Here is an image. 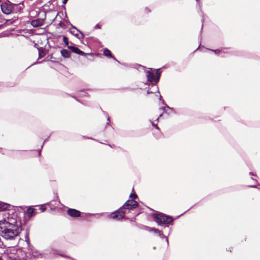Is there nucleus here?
<instances>
[{
    "instance_id": "393cba45",
    "label": "nucleus",
    "mask_w": 260,
    "mask_h": 260,
    "mask_svg": "<svg viewBox=\"0 0 260 260\" xmlns=\"http://www.w3.org/2000/svg\"><path fill=\"white\" fill-rule=\"evenodd\" d=\"M162 114H160V115H159V117L157 118L156 120H158V119H159V118H160V117H161V116H162Z\"/></svg>"
},
{
    "instance_id": "4be33fe9",
    "label": "nucleus",
    "mask_w": 260,
    "mask_h": 260,
    "mask_svg": "<svg viewBox=\"0 0 260 260\" xmlns=\"http://www.w3.org/2000/svg\"><path fill=\"white\" fill-rule=\"evenodd\" d=\"M157 93H158V94H159V100H161V95H160V93H159V91H158V87H157Z\"/></svg>"
},
{
    "instance_id": "1a4fd4ad",
    "label": "nucleus",
    "mask_w": 260,
    "mask_h": 260,
    "mask_svg": "<svg viewBox=\"0 0 260 260\" xmlns=\"http://www.w3.org/2000/svg\"><path fill=\"white\" fill-rule=\"evenodd\" d=\"M68 48L71 50L72 52L76 53L78 54L83 55L84 53L80 50L79 48L75 47L74 46H69Z\"/></svg>"
},
{
    "instance_id": "4468645a",
    "label": "nucleus",
    "mask_w": 260,
    "mask_h": 260,
    "mask_svg": "<svg viewBox=\"0 0 260 260\" xmlns=\"http://www.w3.org/2000/svg\"><path fill=\"white\" fill-rule=\"evenodd\" d=\"M60 53L61 55L65 58H68L70 57V52L67 50L63 49L61 50Z\"/></svg>"
},
{
    "instance_id": "5701e85b",
    "label": "nucleus",
    "mask_w": 260,
    "mask_h": 260,
    "mask_svg": "<svg viewBox=\"0 0 260 260\" xmlns=\"http://www.w3.org/2000/svg\"><path fill=\"white\" fill-rule=\"evenodd\" d=\"M94 28H99V29H100V28H101V27H100V25H99V24H96V25L94 26Z\"/></svg>"
},
{
    "instance_id": "0eeeda50",
    "label": "nucleus",
    "mask_w": 260,
    "mask_h": 260,
    "mask_svg": "<svg viewBox=\"0 0 260 260\" xmlns=\"http://www.w3.org/2000/svg\"><path fill=\"white\" fill-rule=\"evenodd\" d=\"M68 214L72 217H79L80 216V211L74 209H69L68 210Z\"/></svg>"
},
{
    "instance_id": "bb28decb",
    "label": "nucleus",
    "mask_w": 260,
    "mask_h": 260,
    "mask_svg": "<svg viewBox=\"0 0 260 260\" xmlns=\"http://www.w3.org/2000/svg\"><path fill=\"white\" fill-rule=\"evenodd\" d=\"M66 2H67V0H64L63 1V3L65 4L66 3Z\"/></svg>"
},
{
    "instance_id": "a878e982",
    "label": "nucleus",
    "mask_w": 260,
    "mask_h": 260,
    "mask_svg": "<svg viewBox=\"0 0 260 260\" xmlns=\"http://www.w3.org/2000/svg\"><path fill=\"white\" fill-rule=\"evenodd\" d=\"M154 126H155L156 128H158V126L157 125H155L154 124H153Z\"/></svg>"
},
{
    "instance_id": "b1692460",
    "label": "nucleus",
    "mask_w": 260,
    "mask_h": 260,
    "mask_svg": "<svg viewBox=\"0 0 260 260\" xmlns=\"http://www.w3.org/2000/svg\"><path fill=\"white\" fill-rule=\"evenodd\" d=\"M34 256H38L39 254H38V251H36L35 254H33Z\"/></svg>"
},
{
    "instance_id": "ddd939ff",
    "label": "nucleus",
    "mask_w": 260,
    "mask_h": 260,
    "mask_svg": "<svg viewBox=\"0 0 260 260\" xmlns=\"http://www.w3.org/2000/svg\"><path fill=\"white\" fill-rule=\"evenodd\" d=\"M9 206V204L0 201V211H4L7 209Z\"/></svg>"
},
{
    "instance_id": "aec40b11",
    "label": "nucleus",
    "mask_w": 260,
    "mask_h": 260,
    "mask_svg": "<svg viewBox=\"0 0 260 260\" xmlns=\"http://www.w3.org/2000/svg\"><path fill=\"white\" fill-rule=\"evenodd\" d=\"M71 32L75 36L77 37L78 38H80V37L78 36V35L76 33H75V31H71Z\"/></svg>"
},
{
    "instance_id": "c85d7f7f",
    "label": "nucleus",
    "mask_w": 260,
    "mask_h": 260,
    "mask_svg": "<svg viewBox=\"0 0 260 260\" xmlns=\"http://www.w3.org/2000/svg\"><path fill=\"white\" fill-rule=\"evenodd\" d=\"M147 92L148 94H149L150 93L149 91Z\"/></svg>"
},
{
    "instance_id": "9b49d317",
    "label": "nucleus",
    "mask_w": 260,
    "mask_h": 260,
    "mask_svg": "<svg viewBox=\"0 0 260 260\" xmlns=\"http://www.w3.org/2000/svg\"><path fill=\"white\" fill-rule=\"evenodd\" d=\"M148 230L150 232H153L154 233H156V234H158L159 236L161 238H166V237L161 233V232L159 231L158 229H156L155 228H148Z\"/></svg>"
},
{
    "instance_id": "39448f33",
    "label": "nucleus",
    "mask_w": 260,
    "mask_h": 260,
    "mask_svg": "<svg viewBox=\"0 0 260 260\" xmlns=\"http://www.w3.org/2000/svg\"><path fill=\"white\" fill-rule=\"evenodd\" d=\"M138 205V203L134 200H128L123 205L122 208L125 210L124 211H126V210H130L134 208L137 207Z\"/></svg>"
},
{
    "instance_id": "f257e3e1",
    "label": "nucleus",
    "mask_w": 260,
    "mask_h": 260,
    "mask_svg": "<svg viewBox=\"0 0 260 260\" xmlns=\"http://www.w3.org/2000/svg\"><path fill=\"white\" fill-rule=\"evenodd\" d=\"M17 222L14 219L8 218L0 220V235L5 239L11 240L16 237L19 233Z\"/></svg>"
},
{
    "instance_id": "c756f323",
    "label": "nucleus",
    "mask_w": 260,
    "mask_h": 260,
    "mask_svg": "<svg viewBox=\"0 0 260 260\" xmlns=\"http://www.w3.org/2000/svg\"><path fill=\"white\" fill-rule=\"evenodd\" d=\"M0 260H2V258H1V257H0Z\"/></svg>"
},
{
    "instance_id": "f03ea898",
    "label": "nucleus",
    "mask_w": 260,
    "mask_h": 260,
    "mask_svg": "<svg viewBox=\"0 0 260 260\" xmlns=\"http://www.w3.org/2000/svg\"><path fill=\"white\" fill-rule=\"evenodd\" d=\"M153 217L155 222L158 225L162 224L170 223L173 221L172 218L170 216H166L162 213H156L154 214Z\"/></svg>"
},
{
    "instance_id": "cd10ccee",
    "label": "nucleus",
    "mask_w": 260,
    "mask_h": 260,
    "mask_svg": "<svg viewBox=\"0 0 260 260\" xmlns=\"http://www.w3.org/2000/svg\"><path fill=\"white\" fill-rule=\"evenodd\" d=\"M166 240H167V242H168V239L167 238Z\"/></svg>"
},
{
    "instance_id": "a211bd4d",
    "label": "nucleus",
    "mask_w": 260,
    "mask_h": 260,
    "mask_svg": "<svg viewBox=\"0 0 260 260\" xmlns=\"http://www.w3.org/2000/svg\"><path fill=\"white\" fill-rule=\"evenodd\" d=\"M160 75L158 73H157V76L154 78V82L157 83L159 79Z\"/></svg>"
},
{
    "instance_id": "f8f14e48",
    "label": "nucleus",
    "mask_w": 260,
    "mask_h": 260,
    "mask_svg": "<svg viewBox=\"0 0 260 260\" xmlns=\"http://www.w3.org/2000/svg\"><path fill=\"white\" fill-rule=\"evenodd\" d=\"M146 76L147 80L149 82L154 81L155 76L153 73H151L150 71H147L146 72Z\"/></svg>"
},
{
    "instance_id": "2eb2a0df",
    "label": "nucleus",
    "mask_w": 260,
    "mask_h": 260,
    "mask_svg": "<svg viewBox=\"0 0 260 260\" xmlns=\"http://www.w3.org/2000/svg\"><path fill=\"white\" fill-rule=\"evenodd\" d=\"M104 54L106 56H109L113 58L114 60H116V59L112 56L110 51L107 49L104 50Z\"/></svg>"
},
{
    "instance_id": "f3484780",
    "label": "nucleus",
    "mask_w": 260,
    "mask_h": 260,
    "mask_svg": "<svg viewBox=\"0 0 260 260\" xmlns=\"http://www.w3.org/2000/svg\"><path fill=\"white\" fill-rule=\"evenodd\" d=\"M63 41L66 45H68L69 44L68 39L67 37H66V36L63 37Z\"/></svg>"
},
{
    "instance_id": "9d476101",
    "label": "nucleus",
    "mask_w": 260,
    "mask_h": 260,
    "mask_svg": "<svg viewBox=\"0 0 260 260\" xmlns=\"http://www.w3.org/2000/svg\"><path fill=\"white\" fill-rule=\"evenodd\" d=\"M43 20L40 19H36L31 21V24L34 27H38L43 25Z\"/></svg>"
},
{
    "instance_id": "7ed1b4c3",
    "label": "nucleus",
    "mask_w": 260,
    "mask_h": 260,
    "mask_svg": "<svg viewBox=\"0 0 260 260\" xmlns=\"http://www.w3.org/2000/svg\"><path fill=\"white\" fill-rule=\"evenodd\" d=\"M1 7L2 12L7 15L11 14L13 10V5L10 2L2 3Z\"/></svg>"
},
{
    "instance_id": "423d86ee",
    "label": "nucleus",
    "mask_w": 260,
    "mask_h": 260,
    "mask_svg": "<svg viewBox=\"0 0 260 260\" xmlns=\"http://www.w3.org/2000/svg\"><path fill=\"white\" fill-rule=\"evenodd\" d=\"M164 106L161 107L159 109V110L162 112L163 113H166L167 115H170L173 112V109L172 108H170L168 105L165 104L164 101H162Z\"/></svg>"
},
{
    "instance_id": "412c9836",
    "label": "nucleus",
    "mask_w": 260,
    "mask_h": 260,
    "mask_svg": "<svg viewBox=\"0 0 260 260\" xmlns=\"http://www.w3.org/2000/svg\"><path fill=\"white\" fill-rule=\"evenodd\" d=\"M130 197H131V198H136V197H137V195H136V194H132H132H131V195H130Z\"/></svg>"
},
{
    "instance_id": "dca6fc26",
    "label": "nucleus",
    "mask_w": 260,
    "mask_h": 260,
    "mask_svg": "<svg viewBox=\"0 0 260 260\" xmlns=\"http://www.w3.org/2000/svg\"><path fill=\"white\" fill-rule=\"evenodd\" d=\"M212 51L214 52L216 54H219L221 53H225V52L222 50L216 49V50H211Z\"/></svg>"
},
{
    "instance_id": "20e7f679",
    "label": "nucleus",
    "mask_w": 260,
    "mask_h": 260,
    "mask_svg": "<svg viewBox=\"0 0 260 260\" xmlns=\"http://www.w3.org/2000/svg\"><path fill=\"white\" fill-rule=\"evenodd\" d=\"M123 209L120 208L116 212H113L110 214V217L112 219L120 220L124 218V215L126 213V211H123Z\"/></svg>"
},
{
    "instance_id": "6ab92c4d",
    "label": "nucleus",
    "mask_w": 260,
    "mask_h": 260,
    "mask_svg": "<svg viewBox=\"0 0 260 260\" xmlns=\"http://www.w3.org/2000/svg\"><path fill=\"white\" fill-rule=\"evenodd\" d=\"M40 209L42 212H44L46 210V207L43 205H42L40 206Z\"/></svg>"
},
{
    "instance_id": "6e6552de",
    "label": "nucleus",
    "mask_w": 260,
    "mask_h": 260,
    "mask_svg": "<svg viewBox=\"0 0 260 260\" xmlns=\"http://www.w3.org/2000/svg\"><path fill=\"white\" fill-rule=\"evenodd\" d=\"M35 209L32 207L27 208L26 211L25 212V215L28 218H30L35 215Z\"/></svg>"
}]
</instances>
